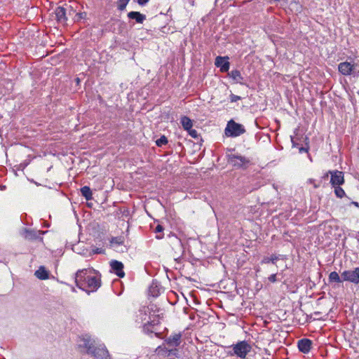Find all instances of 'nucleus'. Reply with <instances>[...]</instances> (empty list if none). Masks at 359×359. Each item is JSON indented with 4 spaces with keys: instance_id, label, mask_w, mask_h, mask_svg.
I'll return each mask as SVG.
<instances>
[{
    "instance_id": "nucleus-27",
    "label": "nucleus",
    "mask_w": 359,
    "mask_h": 359,
    "mask_svg": "<svg viewBox=\"0 0 359 359\" xmlns=\"http://www.w3.org/2000/svg\"><path fill=\"white\" fill-rule=\"evenodd\" d=\"M111 243H116L118 245H121L123 243V237H114L111 241Z\"/></svg>"
},
{
    "instance_id": "nucleus-11",
    "label": "nucleus",
    "mask_w": 359,
    "mask_h": 359,
    "mask_svg": "<svg viewBox=\"0 0 359 359\" xmlns=\"http://www.w3.org/2000/svg\"><path fill=\"white\" fill-rule=\"evenodd\" d=\"M228 60V57L217 56L216 57L215 64L217 67L220 68V71L222 72H226L229 71L230 63Z\"/></svg>"
},
{
    "instance_id": "nucleus-17",
    "label": "nucleus",
    "mask_w": 359,
    "mask_h": 359,
    "mask_svg": "<svg viewBox=\"0 0 359 359\" xmlns=\"http://www.w3.org/2000/svg\"><path fill=\"white\" fill-rule=\"evenodd\" d=\"M34 275L40 280H46L48 278V272L43 266L39 267V269L35 271Z\"/></svg>"
},
{
    "instance_id": "nucleus-24",
    "label": "nucleus",
    "mask_w": 359,
    "mask_h": 359,
    "mask_svg": "<svg viewBox=\"0 0 359 359\" xmlns=\"http://www.w3.org/2000/svg\"><path fill=\"white\" fill-rule=\"evenodd\" d=\"M86 16H87V13L86 12L76 13H75L74 21L79 22L81 19H86Z\"/></svg>"
},
{
    "instance_id": "nucleus-34",
    "label": "nucleus",
    "mask_w": 359,
    "mask_h": 359,
    "mask_svg": "<svg viewBox=\"0 0 359 359\" xmlns=\"http://www.w3.org/2000/svg\"><path fill=\"white\" fill-rule=\"evenodd\" d=\"M149 0H137L138 4L141 6L145 5Z\"/></svg>"
},
{
    "instance_id": "nucleus-19",
    "label": "nucleus",
    "mask_w": 359,
    "mask_h": 359,
    "mask_svg": "<svg viewBox=\"0 0 359 359\" xmlns=\"http://www.w3.org/2000/svg\"><path fill=\"white\" fill-rule=\"evenodd\" d=\"M181 124L185 130H190L193 126L192 121L186 116L181 118Z\"/></svg>"
},
{
    "instance_id": "nucleus-1",
    "label": "nucleus",
    "mask_w": 359,
    "mask_h": 359,
    "mask_svg": "<svg viewBox=\"0 0 359 359\" xmlns=\"http://www.w3.org/2000/svg\"><path fill=\"white\" fill-rule=\"evenodd\" d=\"M87 271L86 269L79 270L76 273L75 283L79 288L90 294L101 286V275L97 272V276H86Z\"/></svg>"
},
{
    "instance_id": "nucleus-38",
    "label": "nucleus",
    "mask_w": 359,
    "mask_h": 359,
    "mask_svg": "<svg viewBox=\"0 0 359 359\" xmlns=\"http://www.w3.org/2000/svg\"><path fill=\"white\" fill-rule=\"evenodd\" d=\"M292 146L293 147H295L296 146V144L294 143V142L293 141V139L292 138Z\"/></svg>"
},
{
    "instance_id": "nucleus-6",
    "label": "nucleus",
    "mask_w": 359,
    "mask_h": 359,
    "mask_svg": "<svg viewBox=\"0 0 359 359\" xmlns=\"http://www.w3.org/2000/svg\"><path fill=\"white\" fill-rule=\"evenodd\" d=\"M328 175H331L330 183L333 187L340 186L344 183V173L339 170H330L326 173L324 177H327Z\"/></svg>"
},
{
    "instance_id": "nucleus-21",
    "label": "nucleus",
    "mask_w": 359,
    "mask_h": 359,
    "mask_svg": "<svg viewBox=\"0 0 359 359\" xmlns=\"http://www.w3.org/2000/svg\"><path fill=\"white\" fill-rule=\"evenodd\" d=\"M329 281L334 282V283H341L343 282L341 276L340 277L337 272L332 271L329 275Z\"/></svg>"
},
{
    "instance_id": "nucleus-13",
    "label": "nucleus",
    "mask_w": 359,
    "mask_h": 359,
    "mask_svg": "<svg viewBox=\"0 0 359 359\" xmlns=\"http://www.w3.org/2000/svg\"><path fill=\"white\" fill-rule=\"evenodd\" d=\"M312 342L309 339H302L298 341V348L299 351L304 353L309 352Z\"/></svg>"
},
{
    "instance_id": "nucleus-9",
    "label": "nucleus",
    "mask_w": 359,
    "mask_h": 359,
    "mask_svg": "<svg viewBox=\"0 0 359 359\" xmlns=\"http://www.w3.org/2000/svg\"><path fill=\"white\" fill-rule=\"evenodd\" d=\"M55 15V19L59 24L62 25H67L68 20L67 17V8L63 6H57L54 12Z\"/></svg>"
},
{
    "instance_id": "nucleus-7",
    "label": "nucleus",
    "mask_w": 359,
    "mask_h": 359,
    "mask_svg": "<svg viewBox=\"0 0 359 359\" xmlns=\"http://www.w3.org/2000/svg\"><path fill=\"white\" fill-rule=\"evenodd\" d=\"M96 341L92 339L90 336L85 334L79 337V346L86 348V353L89 354L96 344Z\"/></svg>"
},
{
    "instance_id": "nucleus-35",
    "label": "nucleus",
    "mask_w": 359,
    "mask_h": 359,
    "mask_svg": "<svg viewBox=\"0 0 359 359\" xmlns=\"http://www.w3.org/2000/svg\"><path fill=\"white\" fill-rule=\"evenodd\" d=\"M299 153H302V152H308V148H305L304 147H300L299 148Z\"/></svg>"
},
{
    "instance_id": "nucleus-20",
    "label": "nucleus",
    "mask_w": 359,
    "mask_h": 359,
    "mask_svg": "<svg viewBox=\"0 0 359 359\" xmlns=\"http://www.w3.org/2000/svg\"><path fill=\"white\" fill-rule=\"evenodd\" d=\"M81 193L82 196L87 200L92 199V191L89 187L84 186L81 189Z\"/></svg>"
},
{
    "instance_id": "nucleus-26",
    "label": "nucleus",
    "mask_w": 359,
    "mask_h": 359,
    "mask_svg": "<svg viewBox=\"0 0 359 359\" xmlns=\"http://www.w3.org/2000/svg\"><path fill=\"white\" fill-rule=\"evenodd\" d=\"M129 1L130 0H118V8L120 11H123Z\"/></svg>"
},
{
    "instance_id": "nucleus-3",
    "label": "nucleus",
    "mask_w": 359,
    "mask_h": 359,
    "mask_svg": "<svg viewBox=\"0 0 359 359\" xmlns=\"http://www.w3.org/2000/svg\"><path fill=\"white\" fill-rule=\"evenodd\" d=\"M251 346L245 341H242L233 346L234 354L242 359H245L251 351Z\"/></svg>"
},
{
    "instance_id": "nucleus-28",
    "label": "nucleus",
    "mask_w": 359,
    "mask_h": 359,
    "mask_svg": "<svg viewBox=\"0 0 359 359\" xmlns=\"http://www.w3.org/2000/svg\"><path fill=\"white\" fill-rule=\"evenodd\" d=\"M66 8H67V15H72L76 13V10L74 8L73 6H72V5L67 6Z\"/></svg>"
},
{
    "instance_id": "nucleus-5",
    "label": "nucleus",
    "mask_w": 359,
    "mask_h": 359,
    "mask_svg": "<svg viewBox=\"0 0 359 359\" xmlns=\"http://www.w3.org/2000/svg\"><path fill=\"white\" fill-rule=\"evenodd\" d=\"M342 280L348 281L355 284L359 283V267H356L353 270H346L341 274Z\"/></svg>"
},
{
    "instance_id": "nucleus-31",
    "label": "nucleus",
    "mask_w": 359,
    "mask_h": 359,
    "mask_svg": "<svg viewBox=\"0 0 359 359\" xmlns=\"http://www.w3.org/2000/svg\"><path fill=\"white\" fill-rule=\"evenodd\" d=\"M269 280L271 283H275L276 280V273L271 274L269 278Z\"/></svg>"
},
{
    "instance_id": "nucleus-4",
    "label": "nucleus",
    "mask_w": 359,
    "mask_h": 359,
    "mask_svg": "<svg viewBox=\"0 0 359 359\" xmlns=\"http://www.w3.org/2000/svg\"><path fill=\"white\" fill-rule=\"evenodd\" d=\"M95 359H111L108 351L103 344H96L88 354Z\"/></svg>"
},
{
    "instance_id": "nucleus-2",
    "label": "nucleus",
    "mask_w": 359,
    "mask_h": 359,
    "mask_svg": "<svg viewBox=\"0 0 359 359\" xmlns=\"http://www.w3.org/2000/svg\"><path fill=\"white\" fill-rule=\"evenodd\" d=\"M245 133L244 126L231 120L227 123L225 128V135L227 137H238Z\"/></svg>"
},
{
    "instance_id": "nucleus-29",
    "label": "nucleus",
    "mask_w": 359,
    "mask_h": 359,
    "mask_svg": "<svg viewBox=\"0 0 359 359\" xmlns=\"http://www.w3.org/2000/svg\"><path fill=\"white\" fill-rule=\"evenodd\" d=\"M189 134L193 137V138H197L198 137V133L196 130L192 129V128L190 130H187Z\"/></svg>"
},
{
    "instance_id": "nucleus-23",
    "label": "nucleus",
    "mask_w": 359,
    "mask_h": 359,
    "mask_svg": "<svg viewBox=\"0 0 359 359\" xmlns=\"http://www.w3.org/2000/svg\"><path fill=\"white\" fill-rule=\"evenodd\" d=\"M334 187L335 195L338 198H341L345 196V191H344V189L340 187V186H335Z\"/></svg>"
},
{
    "instance_id": "nucleus-32",
    "label": "nucleus",
    "mask_w": 359,
    "mask_h": 359,
    "mask_svg": "<svg viewBox=\"0 0 359 359\" xmlns=\"http://www.w3.org/2000/svg\"><path fill=\"white\" fill-rule=\"evenodd\" d=\"M163 226L160 224H158L155 229V232L160 233V232L163 231Z\"/></svg>"
},
{
    "instance_id": "nucleus-12",
    "label": "nucleus",
    "mask_w": 359,
    "mask_h": 359,
    "mask_svg": "<svg viewBox=\"0 0 359 359\" xmlns=\"http://www.w3.org/2000/svg\"><path fill=\"white\" fill-rule=\"evenodd\" d=\"M110 266L111 269V271L116 273L117 276L119 278H123L125 276V273L123 271V264L122 262H118L117 260H112L110 262Z\"/></svg>"
},
{
    "instance_id": "nucleus-14",
    "label": "nucleus",
    "mask_w": 359,
    "mask_h": 359,
    "mask_svg": "<svg viewBox=\"0 0 359 359\" xmlns=\"http://www.w3.org/2000/svg\"><path fill=\"white\" fill-rule=\"evenodd\" d=\"M181 337L182 334L180 333L174 334L168 337L165 339V342L169 346H177L180 344Z\"/></svg>"
},
{
    "instance_id": "nucleus-25",
    "label": "nucleus",
    "mask_w": 359,
    "mask_h": 359,
    "mask_svg": "<svg viewBox=\"0 0 359 359\" xmlns=\"http://www.w3.org/2000/svg\"><path fill=\"white\" fill-rule=\"evenodd\" d=\"M168 143L167 137L164 135L161 136L159 139L156 141V144L158 147H162Z\"/></svg>"
},
{
    "instance_id": "nucleus-16",
    "label": "nucleus",
    "mask_w": 359,
    "mask_h": 359,
    "mask_svg": "<svg viewBox=\"0 0 359 359\" xmlns=\"http://www.w3.org/2000/svg\"><path fill=\"white\" fill-rule=\"evenodd\" d=\"M130 19L135 20L137 23H142L146 20V15L137 11H131L128 13Z\"/></svg>"
},
{
    "instance_id": "nucleus-18",
    "label": "nucleus",
    "mask_w": 359,
    "mask_h": 359,
    "mask_svg": "<svg viewBox=\"0 0 359 359\" xmlns=\"http://www.w3.org/2000/svg\"><path fill=\"white\" fill-rule=\"evenodd\" d=\"M229 74L235 82L242 83L243 78L241 76L240 71L237 69L232 70Z\"/></svg>"
},
{
    "instance_id": "nucleus-10",
    "label": "nucleus",
    "mask_w": 359,
    "mask_h": 359,
    "mask_svg": "<svg viewBox=\"0 0 359 359\" xmlns=\"http://www.w3.org/2000/svg\"><path fill=\"white\" fill-rule=\"evenodd\" d=\"M357 65H352L348 62H341L339 65L338 69L343 75H351L353 72H355Z\"/></svg>"
},
{
    "instance_id": "nucleus-30",
    "label": "nucleus",
    "mask_w": 359,
    "mask_h": 359,
    "mask_svg": "<svg viewBox=\"0 0 359 359\" xmlns=\"http://www.w3.org/2000/svg\"><path fill=\"white\" fill-rule=\"evenodd\" d=\"M230 100H231V102H237L238 100H241V97L233 95V94H231L230 95Z\"/></svg>"
},
{
    "instance_id": "nucleus-33",
    "label": "nucleus",
    "mask_w": 359,
    "mask_h": 359,
    "mask_svg": "<svg viewBox=\"0 0 359 359\" xmlns=\"http://www.w3.org/2000/svg\"><path fill=\"white\" fill-rule=\"evenodd\" d=\"M351 74H353L354 76H359V66L358 65H357L356 69H355V73H354V72H353V73Z\"/></svg>"
},
{
    "instance_id": "nucleus-37",
    "label": "nucleus",
    "mask_w": 359,
    "mask_h": 359,
    "mask_svg": "<svg viewBox=\"0 0 359 359\" xmlns=\"http://www.w3.org/2000/svg\"><path fill=\"white\" fill-rule=\"evenodd\" d=\"M156 237V238H158V239H161V238H163V236H158V235H157Z\"/></svg>"
},
{
    "instance_id": "nucleus-22",
    "label": "nucleus",
    "mask_w": 359,
    "mask_h": 359,
    "mask_svg": "<svg viewBox=\"0 0 359 359\" xmlns=\"http://www.w3.org/2000/svg\"><path fill=\"white\" fill-rule=\"evenodd\" d=\"M278 257L276 255H272L270 257H266L262 261V263L268 264L271 262L273 264H276Z\"/></svg>"
},
{
    "instance_id": "nucleus-15",
    "label": "nucleus",
    "mask_w": 359,
    "mask_h": 359,
    "mask_svg": "<svg viewBox=\"0 0 359 359\" xmlns=\"http://www.w3.org/2000/svg\"><path fill=\"white\" fill-rule=\"evenodd\" d=\"M39 231L24 229L22 236L27 240H36L39 238Z\"/></svg>"
},
{
    "instance_id": "nucleus-8",
    "label": "nucleus",
    "mask_w": 359,
    "mask_h": 359,
    "mask_svg": "<svg viewBox=\"0 0 359 359\" xmlns=\"http://www.w3.org/2000/svg\"><path fill=\"white\" fill-rule=\"evenodd\" d=\"M227 157L228 162L236 168H242L244 165L250 163L249 159L241 155L229 154Z\"/></svg>"
},
{
    "instance_id": "nucleus-39",
    "label": "nucleus",
    "mask_w": 359,
    "mask_h": 359,
    "mask_svg": "<svg viewBox=\"0 0 359 359\" xmlns=\"http://www.w3.org/2000/svg\"><path fill=\"white\" fill-rule=\"evenodd\" d=\"M357 238H358V241H359V232H358V237H357Z\"/></svg>"
},
{
    "instance_id": "nucleus-36",
    "label": "nucleus",
    "mask_w": 359,
    "mask_h": 359,
    "mask_svg": "<svg viewBox=\"0 0 359 359\" xmlns=\"http://www.w3.org/2000/svg\"><path fill=\"white\" fill-rule=\"evenodd\" d=\"M353 204H354V205H355L357 207H359V205H358V202H353Z\"/></svg>"
}]
</instances>
